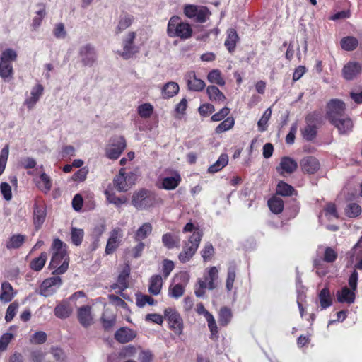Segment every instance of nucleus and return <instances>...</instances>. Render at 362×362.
<instances>
[{
    "label": "nucleus",
    "mask_w": 362,
    "mask_h": 362,
    "mask_svg": "<svg viewBox=\"0 0 362 362\" xmlns=\"http://www.w3.org/2000/svg\"><path fill=\"white\" fill-rule=\"evenodd\" d=\"M52 256L49 263V268L54 269L53 274H63L69 267V256L67 255L66 245L59 240L55 238L52 245Z\"/></svg>",
    "instance_id": "f257e3e1"
},
{
    "label": "nucleus",
    "mask_w": 362,
    "mask_h": 362,
    "mask_svg": "<svg viewBox=\"0 0 362 362\" xmlns=\"http://www.w3.org/2000/svg\"><path fill=\"white\" fill-rule=\"evenodd\" d=\"M167 33L170 37L188 39L192 35V28L189 24L181 21L177 16H173L168 21Z\"/></svg>",
    "instance_id": "f03ea898"
},
{
    "label": "nucleus",
    "mask_w": 362,
    "mask_h": 362,
    "mask_svg": "<svg viewBox=\"0 0 362 362\" xmlns=\"http://www.w3.org/2000/svg\"><path fill=\"white\" fill-rule=\"evenodd\" d=\"M17 59V53L12 49H5L0 55V77L9 82L13 76L12 62Z\"/></svg>",
    "instance_id": "7ed1b4c3"
},
{
    "label": "nucleus",
    "mask_w": 362,
    "mask_h": 362,
    "mask_svg": "<svg viewBox=\"0 0 362 362\" xmlns=\"http://www.w3.org/2000/svg\"><path fill=\"white\" fill-rule=\"evenodd\" d=\"M202 237V233L195 230L185 243L182 252L178 255L179 260L185 263L191 259L197 252Z\"/></svg>",
    "instance_id": "20e7f679"
},
{
    "label": "nucleus",
    "mask_w": 362,
    "mask_h": 362,
    "mask_svg": "<svg viewBox=\"0 0 362 362\" xmlns=\"http://www.w3.org/2000/svg\"><path fill=\"white\" fill-rule=\"evenodd\" d=\"M155 202L153 194L145 189L135 191L132 197V204L138 210L146 209L152 206Z\"/></svg>",
    "instance_id": "39448f33"
},
{
    "label": "nucleus",
    "mask_w": 362,
    "mask_h": 362,
    "mask_svg": "<svg viewBox=\"0 0 362 362\" xmlns=\"http://www.w3.org/2000/svg\"><path fill=\"white\" fill-rule=\"evenodd\" d=\"M62 284V281L59 276L47 278L42 282L38 293L45 297L51 296L57 292Z\"/></svg>",
    "instance_id": "423d86ee"
},
{
    "label": "nucleus",
    "mask_w": 362,
    "mask_h": 362,
    "mask_svg": "<svg viewBox=\"0 0 362 362\" xmlns=\"http://www.w3.org/2000/svg\"><path fill=\"white\" fill-rule=\"evenodd\" d=\"M134 175L126 173L124 168L119 170V174L113 180V185L119 192H127L134 184Z\"/></svg>",
    "instance_id": "0eeeda50"
},
{
    "label": "nucleus",
    "mask_w": 362,
    "mask_h": 362,
    "mask_svg": "<svg viewBox=\"0 0 362 362\" xmlns=\"http://www.w3.org/2000/svg\"><path fill=\"white\" fill-rule=\"evenodd\" d=\"M164 317L168 320L170 328L178 335L182 332V320L180 314L171 308H166L164 312Z\"/></svg>",
    "instance_id": "6e6552de"
},
{
    "label": "nucleus",
    "mask_w": 362,
    "mask_h": 362,
    "mask_svg": "<svg viewBox=\"0 0 362 362\" xmlns=\"http://www.w3.org/2000/svg\"><path fill=\"white\" fill-rule=\"evenodd\" d=\"M136 38L135 32H129L127 34L123 40V49L119 53L121 57L124 59H128L132 57L136 53L139 52V49L134 44Z\"/></svg>",
    "instance_id": "1a4fd4ad"
},
{
    "label": "nucleus",
    "mask_w": 362,
    "mask_h": 362,
    "mask_svg": "<svg viewBox=\"0 0 362 362\" xmlns=\"http://www.w3.org/2000/svg\"><path fill=\"white\" fill-rule=\"evenodd\" d=\"M125 148L126 141L124 136L117 137L112 144L107 146L105 150L106 156L110 159H117Z\"/></svg>",
    "instance_id": "9d476101"
},
{
    "label": "nucleus",
    "mask_w": 362,
    "mask_h": 362,
    "mask_svg": "<svg viewBox=\"0 0 362 362\" xmlns=\"http://www.w3.org/2000/svg\"><path fill=\"white\" fill-rule=\"evenodd\" d=\"M123 237V230L120 228H115L111 230L105 247V254H112L119 246Z\"/></svg>",
    "instance_id": "9b49d317"
},
{
    "label": "nucleus",
    "mask_w": 362,
    "mask_h": 362,
    "mask_svg": "<svg viewBox=\"0 0 362 362\" xmlns=\"http://www.w3.org/2000/svg\"><path fill=\"white\" fill-rule=\"evenodd\" d=\"M79 56L84 66H91L97 60V54L95 48L90 44H86L81 47Z\"/></svg>",
    "instance_id": "f8f14e48"
},
{
    "label": "nucleus",
    "mask_w": 362,
    "mask_h": 362,
    "mask_svg": "<svg viewBox=\"0 0 362 362\" xmlns=\"http://www.w3.org/2000/svg\"><path fill=\"white\" fill-rule=\"evenodd\" d=\"M327 117L329 122L342 117L344 115L345 105L339 100H332L327 105Z\"/></svg>",
    "instance_id": "ddd939ff"
},
{
    "label": "nucleus",
    "mask_w": 362,
    "mask_h": 362,
    "mask_svg": "<svg viewBox=\"0 0 362 362\" xmlns=\"http://www.w3.org/2000/svg\"><path fill=\"white\" fill-rule=\"evenodd\" d=\"M46 207L43 203L35 202L33 206V223L35 229L39 230L45 221Z\"/></svg>",
    "instance_id": "4468645a"
},
{
    "label": "nucleus",
    "mask_w": 362,
    "mask_h": 362,
    "mask_svg": "<svg viewBox=\"0 0 362 362\" xmlns=\"http://www.w3.org/2000/svg\"><path fill=\"white\" fill-rule=\"evenodd\" d=\"M185 80L186 81L189 90L192 91H202L206 86L204 81L198 78L195 72L193 71H189L185 74Z\"/></svg>",
    "instance_id": "2eb2a0df"
},
{
    "label": "nucleus",
    "mask_w": 362,
    "mask_h": 362,
    "mask_svg": "<svg viewBox=\"0 0 362 362\" xmlns=\"http://www.w3.org/2000/svg\"><path fill=\"white\" fill-rule=\"evenodd\" d=\"M73 313L69 299H64L59 302L54 310V315L59 319L68 318Z\"/></svg>",
    "instance_id": "dca6fc26"
},
{
    "label": "nucleus",
    "mask_w": 362,
    "mask_h": 362,
    "mask_svg": "<svg viewBox=\"0 0 362 362\" xmlns=\"http://www.w3.org/2000/svg\"><path fill=\"white\" fill-rule=\"evenodd\" d=\"M43 91L44 87L40 83L36 84L32 88L30 95L24 101V105L27 108L31 110L34 107L42 96Z\"/></svg>",
    "instance_id": "f3484780"
},
{
    "label": "nucleus",
    "mask_w": 362,
    "mask_h": 362,
    "mask_svg": "<svg viewBox=\"0 0 362 362\" xmlns=\"http://www.w3.org/2000/svg\"><path fill=\"white\" fill-rule=\"evenodd\" d=\"M297 168L298 163L294 159L285 156L281 159L279 165L276 167V170L280 175L291 174L296 170Z\"/></svg>",
    "instance_id": "a211bd4d"
},
{
    "label": "nucleus",
    "mask_w": 362,
    "mask_h": 362,
    "mask_svg": "<svg viewBox=\"0 0 362 362\" xmlns=\"http://www.w3.org/2000/svg\"><path fill=\"white\" fill-rule=\"evenodd\" d=\"M339 131L341 134H348L352 130L353 122L347 116L344 115L330 122Z\"/></svg>",
    "instance_id": "6ab92c4d"
},
{
    "label": "nucleus",
    "mask_w": 362,
    "mask_h": 362,
    "mask_svg": "<svg viewBox=\"0 0 362 362\" xmlns=\"http://www.w3.org/2000/svg\"><path fill=\"white\" fill-rule=\"evenodd\" d=\"M302 170L305 173L314 174L320 167L318 160L313 156H307L300 160Z\"/></svg>",
    "instance_id": "aec40b11"
},
{
    "label": "nucleus",
    "mask_w": 362,
    "mask_h": 362,
    "mask_svg": "<svg viewBox=\"0 0 362 362\" xmlns=\"http://www.w3.org/2000/svg\"><path fill=\"white\" fill-rule=\"evenodd\" d=\"M180 175L177 172H173L171 176L165 177L162 179L160 188L166 190H173L180 185Z\"/></svg>",
    "instance_id": "412c9836"
},
{
    "label": "nucleus",
    "mask_w": 362,
    "mask_h": 362,
    "mask_svg": "<svg viewBox=\"0 0 362 362\" xmlns=\"http://www.w3.org/2000/svg\"><path fill=\"white\" fill-rule=\"evenodd\" d=\"M361 67L358 62H349L342 69V75L346 80H352L360 74Z\"/></svg>",
    "instance_id": "4be33fe9"
},
{
    "label": "nucleus",
    "mask_w": 362,
    "mask_h": 362,
    "mask_svg": "<svg viewBox=\"0 0 362 362\" xmlns=\"http://www.w3.org/2000/svg\"><path fill=\"white\" fill-rule=\"evenodd\" d=\"M78 319L84 327H89L93 323L90 306L85 305L81 307L78 310Z\"/></svg>",
    "instance_id": "5701e85b"
},
{
    "label": "nucleus",
    "mask_w": 362,
    "mask_h": 362,
    "mask_svg": "<svg viewBox=\"0 0 362 362\" xmlns=\"http://www.w3.org/2000/svg\"><path fill=\"white\" fill-rule=\"evenodd\" d=\"M16 293L11 284L8 281H4L1 286L0 301L4 303H9L13 300Z\"/></svg>",
    "instance_id": "b1692460"
},
{
    "label": "nucleus",
    "mask_w": 362,
    "mask_h": 362,
    "mask_svg": "<svg viewBox=\"0 0 362 362\" xmlns=\"http://www.w3.org/2000/svg\"><path fill=\"white\" fill-rule=\"evenodd\" d=\"M135 337L134 331L127 327L119 329L115 334V339L122 344L132 341Z\"/></svg>",
    "instance_id": "393cba45"
},
{
    "label": "nucleus",
    "mask_w": 362,
    "mask_h": 362,
    "mask_svg": "<svg viewBox=\"0 0 362 362\" xmlns=\"http://www.w3.org/2000/svg\"><path fill=\"white\" fill-rule=\"evenodd\" d=\"M337 300L340 303L351 304L354 302L355 293L354 291L345 286L337 292Z\"/></svg>",
    "instance_id": "a878e982"
},
{
    "label": "nucleus",
    "mask_w": 362,
    "mask_h": 362,
    "mask_svg": "<svg viewBox=\"0 0 362 362\" xmlns=\"http://www.w3.org/2000/svg\"><path fill=\"white\" fill-rule=\"evenodd\" d=\"M153 227L150 223H143L135 232L134 238L135 241H141L146 238L152 232Z\"/></svg>",
    "instance_id": "bb28decb"
},
{
    "label": "nucleus",
    "mask_w": 362,
    "mask_h": 362,
    "mask_svg": "<svg viewBox=\"0 0 362 362\" xmlns=\"http://www.w3.org/2000/svg\"><path fill=\"white\" fill-rule=\"evenodd\" d=\"M163 286V279L160 275H153L150 279L148 291L154 296L160 293Z\"/></svg>",
    "instance_id": "cd10ccee"
},
{
    "label": "nucleus",
    "mask_w": 362,
    "mask_h": 362,
    "mask_svg": "<svg viewBox=\"0 0 362 362\" xmlns=\"http://www.w3.org/2000/svg\"><path fill=\"white\" fill-rule=\"evenodd\" d=\"M37 187L43 192L47 193L52 188V180L45 173L40 174L39 180H36Z\"/></svg>",
    "instance_id": "c85d7f7f"
},
{
    "label": "nucleus",
    "mask_w": 362,
    "mask_h": 362,
    "mask_svg": "<svg viewBox=\"0 0 362 362\" xmlns=\"http://www.w3.org/2000/svg\"><path fill=\"white\" fill-rule=\"evenodd\" d=\"M162 242L165 247L168 249H172L174 247L179 246L180 239L177 235H174L172 233H168L162 236Z\"/></svg>",
    "instance_id": "c756f323"
},
{
    "label": "nucleus",
    "mask_w": 362,
    "mask_h": 362,
    "mask_svg": "<svg viewBox=\"0 0 362 362\" xmlns=\"http://www.w3.org/2000/svg\"><path fill=\"white\" fill-rule=\"evenodd\" d=\"M206 93L211 100L223 102L226 100L224 94L215 86H209Z\"/></svg>",
    "instance_id": "7c9ffc66"
},
{
    "label": "nucleus",
    "mask_w": 362,
    "mask_h": 362,
    "mask_svg": "<svg viewBox=\"0 0 362 362\" xmlns=\"http://www.w3.org/2000/svg\"><path fill=\"white\" fill-rule=\"evenodd\" d=\"M268 206L274 214H279L283 211L284 204L282 199L273 197L268 200Z\"/></svg>",
    "instance_id": "2f4dec72"
},
{
    "label": "nucleus",
    "mask_w": 362,
    "mask_h": 362,
    "mask_svg": "<svg viewBox=\"0 0 362 362\" xmlns=\"http://www.w3.org/2000/svg\"><path fill=\"white\" fill-rule=\"evenodd\" d=\"M228 163V156L226 154H221L218 159L209 168L208 172L209 173H215L223 168Z\"/></svg>",
    "instance_id": "473e14b6"
},
{
    "label": "nucleus",
    "mask_w": 362,
    "mask_h": 362,
    "mask_svg": "<svg viewBox=\"0 0 362 362\" xmlns=\"http://www.w3.org/2000/svg\"><path fill=\"white\" fill-rule=\"evenodd\" d=\"M238 40V35L237 34V32L234 29L228 30V36L226 40H225L224 44L230 52H233L235 49Z\"/></svg>",
    "instance_id": "72a5a7b5"
},
{
    "label": "nucleus",
    "mask_w": 362,
    "mask_h": 362,
    "mask_svg": "<svg viewBox=\"0 0 362 362\" xmlns=\"http://www.w3.org/2000/svg\"><path fill=\"white\" fill-rule=\"evenodd\" d=\"M319 300L322 310L326 309L332 305V300L330 292L327 288H324L319 293Z\"/></svg>",
    "instance_id": "f704fd0d"
},
{
    "label": "nucleus",
    "mask_w": 362,
    "mask_h": 362,
    "mask_svg": "<svg viewBox=\"0 0 362 362\" xmlns=\"http://www.w3.org/2000/svg\"><path fill=\"white\" fill-rule=\"evenodd\" d=\"M179 91V86L175 82L167 83L162 89L163 98H169L173 97Z\"/></svg>",
    "instance_id": "c9c22d12"
},
{
    "label": "nucleus",
    "mask_w": 362,
    "mask_h": 362,
    "mask_svg": "<svg viewBox=\"0 0 362 362\" xmlns=\"http://www.w3.org/2000/svg\"><path fill=\"white\" fill-rule=\"evenodd\" d=\"M105 194L107 202L117 207H119L127 202V198L125 196L117 197L114 193L108 190H105Z\"/></svg>",
    "instance_id": "e433bc0d"
},
{
    "label": "nucleus",
    "mask_w": 362,
    "mask_h": 362,
    "mask_svg": "<svg viewBox=\"0 0 362 362\" xmlns=\"http://www.w3.org/2000/svg\"><path fill=\"white\" fill-rule=\"evenodd\" d=\"M340 44L343 49L346 51H352L357 47L358 41L356 37L349 36L343 37L341 40Z\"/></svg>",
    "instance_id": "4c0bfd02"
},
{
    "label": "nucleus",
    "mask_w": 362,
    "mask_h": 362,
    "mask_svg": "<svg viewBox=\"0 0 362 362\" xmlns=\"http://www.w3.org/2000/svg\"><path fill=\"white\" fill-rule=\"evenodd\" d=\"M236 265L234 262H230L228 268V275L226 282V286L228 291H230L233 287V283L235 279Z\"/></svg>",
    "instance_id": "58836bf2"
},
{
    "label": "nucleus",
    "mask_w": 362,
    "mask_h": 362,
    "mask_svg": "<svg viewBox=\"0 0 362 362\" xmlns=\"http://www.w3.org/2000/svg\"><path fill=\"white\" fill-rule=\"evenodd\" d=\"M134 18L131 15L125 14L120 17L118 25L116 28V33H122L128 28L133 23Z\"/></svg>",
    "instance_id": "ea45409f"
},
{
    "label": "nucleus",
    "mask_w": 362,
    "mask_h": 362,
    "mask_svg": "<svg viewBox=\"0 0 362 362\" xmlns=\"http://www.w3.org/2000/svg\"><path fill=\"white\" fill-rule=\"evenodd\" d=\"M130 274V267L129 265H126V267L123 269L121 274L119 275L117 279V284H119V288L124 291L128 287V278Z\"/></svg>",
    "instance_id": "a19ab883"
},
{
    "label": "nucleus",
    "mask_w": 362,
    "mask_h": 362,
    "mask_svg": "<svg viewBox=\"0 0 362 362\" xmlns=\"http://www.w3.org/2000/svg\"><path fill=\"white\" fill-rule=\"evenodd\" d=\"M47 253L42 252L38 257L33 259L30 262V268L33 270H35L37 272L40 271L44 267L45 262L47 261Z\"/></svg>",
    "instance_id": "79ce46f5"
},
{
    "label": "nucleus",
    "mask_w": 362,
    "mask_h": 362,
    "mask_svg": "<svg viewBox=\"0 0 362 362\" xmlns=\"http://www.w3.org/2000/svg\"><path fill=\"white\" fill-rule=\"evenodd\" d=\"M208 81L211 83H216L218 86H223L225 85L226 81L221 76V72L218 69L211 70L207 76Z\"/></svg>",
    "instance_id": "37998d69"
},
{
    "label": "nucleus",
    "mask_w": 362,
    "mask_h": 362,
    "mask_svg": "<svg viewBox=\"0 0 362 362\" xmlns=\"http://www.w3.org/2000/svg\"><path fill=\"white\" fill-rule=\"evenodd\" d=\"M208 281V288L213 290L216 288L215 281L218 278V271L216 267H211L208 272V275L204 277Z\"/></svg>",
    "instance_id": "c03bdc74"
},
{
    "label": "nucleus",
    "mask_w": 362,
    "mask_h": 362,
    "mask_svg": "<svg viewBox=\"0 0 362 362\" xmlns=\"http://www.w3.org/2000/svg\"><path fill=\"white\" fill-rule=\"evenodd\" d=\"M25 236L18 234L12 235L9 240L6 243L8 249H17L20 247L25 241Z\"/></svg>",
    "instance_id": "a18cd8bd"
},
{
    "label": "nucleus",
    "mask_w": 362,
    "mask_h": 362,
    "mask_svg": "<svg viewBox=\"0 0 362 362\" xmlns=\"http://www.w3.org/2000/svg\"><path fill=\"white\" fill-rule=\"evenodd\" d=\"M234 124L235 120L233 117H227L216 127L215 132L216 134H221L232 129L234 126Z\"/></svg>",
    "instance_id": "49530a36"
},
{
    "label": "nucleus",
    "mask_w": 362,
    "mask_h": 362,
    "mask_svg": "<svg viewBox=\"0 0 362 362\" xmlns=\"http://www.w3.org/2000/svg\"><path fill=\"white\" fill-rule=\"evenodd\" d=\"M231 318L232 313L229 308L224 307L220 310L218 322L221 325H227L230 322Z\"/></svg>",
    "instance_id": "de8ad7c7"
},
{
    "label": "nucleus",
    "mask_w": 362,
    "mask_h": 362,
    "mask_svg": "<svg viewBox=\"0 0 362 362\" xmlns=\"http://www.w3.org/2000/svg\"><path fill=\"white\" fill-rule=\"evenodd\" d=\"M294 192V188L286 183L285 182L281 181L278 183L276 187V194L282 196H290Z\"/></svg>",
    "instance_id": "09e8293b"
},
{
    "label": "nucleus",
    "mask_w": 362,
    "mask_h": 362,
    "mask_svg": "<svg viewBox=\"0 0 362 362\" xmlns=\"http://www.w3.org/2000/svg\"><path fill=\"white\" fill-rule=\"evenodd\" d=\"M138 114L142 118H149L153 112V107L150 103H144L137 108Z\"/></svg>",
    "instance_id": "8fccbe9b"
},
{
    "label": "nucleus",
    "mask_w": 362,
    "mask_h": 362,
    "mask_svg": "<svg viewBox=\"0 0 362 362\" xmlns=\"http://www.w3.org/2000/svg\"><path fill=\"white\" fill-rule=\"evenodd\" d=\"M211 13L206 7L199 6L194 19L197 22L204 23L209 18Z\"/></svg>",
    "instance_id": "3c124183"
},
{
    "label": "nucleus",
    "mask_w": 362,
    "mask_h": 362,
    "mask_svg": "<svg viewBox=\"0 0 362 362\" xmlns=\"http://www.w3.org/2000/svg\"><path fill=\"white\" fill-rule=\"evenodd\" d=\"M84 235V232L82 229L72 228L71 233V238L72 243L78 246L80 245L82 243L83 238Z\"/></svg>",
    "instance_id": "603ef678"
},
{
    "label": "nucleus",
    "mask_w": 362,
    "mask_h": 362,
    "mask_svg": "<svg viewBox=\"0 0 362 362\" xmlns=\"http://www.w3.org/2000/svg\"><path fill=\"white\" fill-rule=\"evenodd\" d=\"M271 115L272 110L270 107H269L264 111L261 119L257 122V126L259 132H262L266 130L267 124L269 118L271 117Z\"/></svg>",
    "instance_id": "864d4df0"
},
{
    "label": "nucleus",
    "mask_w": 362,
    "mask_h": 362,
    "mask_svg": "<svg viewBox=\"0 0 362 362\" xmlns=\"http://www.w3.org/2000/svg\"><path fill=\"white\" fill-rule=\"evenodd\" d=\"M136 305L139 308H143L146 304H148L150 305H153L155 304V300L148 295L143 294H137L136 298Z\"/></svg>",
    "instance_id": "5fc2aeb1"
},
{
    "label": "nucleus",
    "mask_w": 362,
    "mask_h": 362,
    "mask_svg": "<svg viewBox=\"0 0 362 362\" xmlns=\"http://www.w3.org/2000/svg\"><path fill=\"white\" fill-rule=\"evenodd\" d=\"M9 154V146L6 145L1 151L0 153V175L4 173L7 163Z\"/></svg>",
    "instance_id": "6e6d98bb"
},
{
    "label": "nucleus",
    "mask_w": 362,
    "mask_h": 362,
    "mask_svg": "<svg viewBox=\"0 0 362 362\" xmlns=\"http://www.w3.org/2000/svg\"><path fill=\"white\" fill-rule=\"evenodd\" d=\"M345 213L349 217H356L361 214V208L356 203H350L347 205Z\"/></svg>",
    "instance_id": "4d7b16f0"
},
{
    "label": "nucleus",
    "mask_w": 362,
    "mask_h": 362,
    "mask_svg": "<svg viewBox=\"0 0 362 362\" xmlns=\"http://www.w3.org/2000/svg\"><path fill=\"white\" fill-rule=\"evenodd\" d=\"M303 138L307 141L313 140L317 134V129L315 125H307L302 132Z\"/></svg>",
    "instance_id": "13d9d810"
},
{
    "label": "nucleus",
    "mask_w": 362,
    "mask_h": 362,
    "mask_svg": "<svg viewBox=\"0 0 362 362\" xmlns=\"http://www.w3.org/2000/svg\"><path fill=\"white\" fill-rule=\"evenodd\" d=\"M184 290V286L180 284L170 286L168 291L169 296L174 298H178L183 295Z\"/></svg>",
    "instance_id": "bf43d9fd"
},
{
    "label": "nucleus",
    "mask_w": 362,
    "mask_h": 362,
    "mask_svg": "<svg viewBox=\"0 0 362 362\" xmlns=\"http://www.w3.org/2000/svg\"><path fill=\"white\" fill-rule=\"evenodd\" d=\"M208 287V281L204 280L199 279L197 284L195 286L194 293L197 297L202 298L204 296L205 289Z\"/></svg>",
    "instance_id": "052dcab7"
},
{
    "label": "nucleus",
    "mask_w": 362,
    "mask_h": 362,
    "mask_svg": "<svg viewBox=\"0 0 362 362\" xmlns=\"http://www.w3.org/2000/svg\"><path fill=\"white\" fill-rule=\"evenodd\" d=\"M30 341L34 344H42L47 341V334L42 331L36 332L32 335Z\"/></svg>",
    "instance_id": "680f3d73"
},
{
    "label": "nucleus",
    "mask_w": 362,
    "mask_h": 362,
    "mask_svg": "<svg viewBox=\"0 0 362 362\" xmlns=\"http://www.w3.org/2000/svg\"><path fill=\"white\" fill-rule=\"evenodd\" d=\"M18 308V303L16 302H13L8 305L5 315V320L7 322H11L13 319L16 314Z\"/></svg>",
    "instance_id": "e2e57ef3"
},
{
    "label": "nucleus",
    "mask_w": 362,
    "mask_h": 362,
    "mask_svg": "<svg viewBox=\"0 0 362 362\" xmlns=\"http://www.w3.org/2000/svg\"><path fill=\"white\" fill-rule=\"evenodd\" d=\"M45 354L39 349H32L30 351V360L32 362H43Z\"/></svg>",
    "instance_id": "0e129e2a"
},
{
    "label": "nucleus",
    "mask_w": 362,
    "mask_h": 362,
    "mask_svg": "<svg viewBox=\"0 0 362 362\" xmlns=\"http://www.w3.org/2000/svg\"><path fill=\"white\" fill-rule=\"evenodd\" d=\"M1 193L6 201L12 198L11 187L7 182H2L0 185Z\"/></svg>",
    "instance_id": "69168bd1"
},
{
    "label": "nucleus",
    "mask_w": 362,
    "mask_h": 362,
    "mask_svg": "<svg viewBox=\"0 0 362 362\" xmlns=\"http://www.w3.org/2000/svg\"><path fill=\"white\" fill-rule=\"evenodd\" d=\"M53 33L55 37L58 39H63L66 36L64 25L62 23H59L55 25Z\"/></svg>",
    "instance_id": "338daca9"
},
{
    "label": "nucleus",
    "mask_w": 362,
    "mask_h": 362,
    "mask_svg": "<svg viewBox=\"0 0 362 362\" xmlns=\"http://www.w3.org/2000/svg\"><path fill=\"white\" fill-rule=\"evenodd\" d=\"M351 99L356 103H362V86L353 90L351 93Z\"/></svg>",
    "instance_id": "774afa93"
}]
</instances>
